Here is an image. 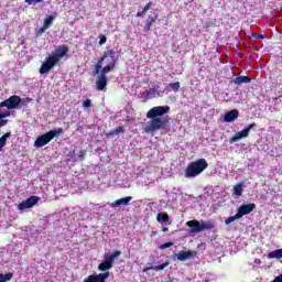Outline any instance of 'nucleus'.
Masks as SVG:
<instances>
[{"mask_svg": "<svg viewBox=\"0 0 282 282\" xmlns=\"http://www.w3.org/2000/svg\"><path fill=\"white\" fill-rule=\"evenodd\" d=\"M116 67V51L107 50L95 65V74H109Z\"/></svg>", "mask_w": 282, "mask_h": 282, "instance_id": "1", "label": "nucleus"}, {"mask_svg": "<svg viewBox=\"0 0 282 282\" xmlns=\"http://www.w3.org/2000/svg\"><path fill=\"white\" fill-rule=\"evenodd\" d=\"M67 52H69V47L66 45L57 46L40 67V74H47L51 69H54V66Z\"/></svg>", "mask_w": 282, "mask_h": 282, "instance_id": "2", "label": "nucleus"}, {"mask_svg": "<svg viewBox=\"0 0 282 282\" xmlns=\"http://www.w3.org/2000/svg\"><path fill=\"white\" fill-rule=\"evenodd\" d=\"M206 169H208V163L206 162V159H199L187 165L185 171V177H197V175H202V173H204Z\"/></svg>", "mask_w": 282, "mask_h": 282, "instance_id": "3", "label": "nucleus"}, {"mask_svg": "<svg viewBox=\"0 0 282 282\" xmlns=\"http://www.w3.org/2000/svg\"><path fill=\"white\" fill-rule=\"evenodd\" d=\"M185 226L191 228L188 230L189 235H197L198 232H204V230H213L215 224L213 221H200L199 220H188Z\"/></svg>", "mask_w": 282, "mask_h": 282, "instance_id": "4", "label": "nucleus"}, {"mask_svg": "<svg viewBox=\"0 0 282 282\" xmlns=\"http://www.w3.org/2000/svg\"><path fill=\"white\" fill-rule=\"evenodd\" d=\"M143 127L145 133H153L160 131V129H166L169 127V120L166 118H151Z\"/></svg>", "mask_w": 282, "mask_h": 282, "instance_id": "5", "label": "nucleus"}, {"mask_svg": "<svg viewBox=\"0 0 282 282\" xmlns=\"http://www.w3.org/2000/svg\"><path fill=\"white\" fill-rule=\"evenodd\" d=\"M61 133H63V128L51 130L50 132L40 135L34 142V147H36V149H41L45 147V144H50L54 138H58Z\"/></svg>", "mask_w": 282, "mask_h": 282, "instance_id": "6", "label": "nucleus"}, {"mask_svg": "<svg viewBox=\"0 0 282 282\" xmlns=\"http://www.w3.org/2000/svg\"><path fill=\"white\" fill-rule=\"evenodd\" d=\"M169 111H171V107L169 106H156L148 111L147 118H165L162 116L169 113Z\"/></svg>", "mask_w": 282, "mask_h": 282, "instance_id": "7", "label": "nucleus"}, {"mask_svg": "<svg viewBox=\"0 0 282 282\" xmlns=\"http://www.w3.org/2000/svg\"><path fill=\"white\" fill-rule=\"evenodd\" d=\"M254 127L256 124L251 123L240 132L236 133L234 137L229 139L230 144H232L234 142H239V140H243V138H248V135H250V131H252Z\"/></svg>", "mask_w": 282, "mask_h": 282, "instance_id": "8", "label": "nucleus"}, {"mask_svg": "<svg viewBox=\"0 0 282 282\" xmlns=\"http://www.w3.org/2000/svg\"><path fill=\"white\" fill-rule=\"evenodd\" d=\"M21 105V97L13 95L9 99H6L4 101L0 102V109L2 107H7V109H17Z\"/></svg>", "mask_w": 282, "mask_h": 282, "instance_id": "9", "label": "nucleus"}, {"mask_svg": "<svg viewBox=\"0 0 282 282\" xmlns=\"http://www.w3.org/2000/svg\"><path fill=\"white\" fill-rule=\"evenodd\" d=\"M39 204V197L37 196H31L26 198L24 202L18 205L19 210H25L28 208H32L33 206H36Z\"/></svg>", "mask_w": 282, "mask_h": 282, "instance_id": "10", "label": "nucleus"}, {"mask_svg": "<svg viewBox=\"0 0 282 282\" xmlns=\"http://www.w3.org/2000/svg\"><path fill=\"white\" fill-rule=\"evenodd\" d=\"M254 208H257V206L254 204H246V205H241L238 210V217H243V215H250V213H252V210H254Z\"/></svg>", "mask_w": 282, "mask_h": 282, "instance_id": "11", "label": "nucleus"}, {"mask_svg": "<svg viewBox=\"0 0 282 282\" xmlns=\"http://www.w3.org/2000/svg\"><path fill=\"white\" fill-rule=\"evenodd\" d=\"M98 79L96 82L98 91H105V87H107V76L106 74H102V70H99V74H97Z\"/></svg>", "mask_w": 282, "mask_h": 282, "instance_id": "12", "label": "nucleus"}, {"mask_svg": "<svg viewBox=\"0 0 282 282\" xmlns=\"http://www.w3.org/2000/svg\"><path fill=\"white\" fill-rule=\"evenodd\" d=\"M106 279H109V272L89 275L84 282H105Z\"/></svg>", "mask_w": 282, "mask_h": 282, "instance_id": "13", "label": "nucleus"}, {"mask_svg": "<svg viewBox=\"0 0 282 282\" xmlns=\"http://www.w3.org/2000/svg\"><path fill=\"white\" fill-rule=\"evenodd\" d=\"M147 96L148 98H162L164 96V91H160V85H156L147 91Z\"/></svg>", "mask_w": 282, "mask_h": 282, "instance_id": "14", "label": "nucleus"}, {"mask_svg": "<svg viewBox=\"0 0 282 282\" xmlns=\"http://www.w3.org/2000/svg\"><path fill=\"white\" fill-rule=\"evenodd\" d=\"M131 199H133V197L127 196L115 200L113 203L110 204V206L111 208H118V206H129V204H131Z\"/></svg>", "mask_w": 282, "mask_h": 282, "instance_id": "15", "label": "nucleus"}, {"mask_svg": "<svg viewBox=\"0 0 282 282\" xmlns=\"http://www.w3.org/2000/svg\"><path fill=\"white\" fill-rule=\"evenodd\" d=\"M121 254L120 251H115L113 253H107L105 254V261L107 262V264L110 268H113V263L116 261V259H118V257Z\"/></svg>", "mask_w": 282, "mask_h": 282, "instance_id": "16", "label": "nucleus"}, {"mask_svg": "<svg viewBox=\"0 0 282 282\" xmlns=\"http://www.w3.org/2000/svg\"><path fill=\"white\" fill-rule=\"evenodd\" d=\"M239 118V110L234 109L228 111L225 117L224 120L225 122H235V120H237Z\"/></svg>", "mask_w": 282, "mask_h": 282, "instance_id": "17", "label": "nucleus"}, {"mask_svg": "<svg viewBox=\"0 0 282 282\" xmlns=\"http://www.w3.org/2000/svg\"><path fill=\"white\" fill-rule=\"evenodd\" d=\"M177 261H186L187 259H193V251H180L174 256Z\"/></svg>", "mask_w": 282, "mask_h": 282, "instance_id": "18", "label": "nucleus"}, {"mask_svg": "<svg viewBox=\"0 0 282 282\" xmlns=\"http://www.w3.org/2000/svg\"><path fill=\"white\" fill-rule=\"evenodd\" d=\"M156 220L159 224H169V221H171V217H169V214L166 213H160L156 217Z\"/></svg>", "mask_w": 282, "mask_h": 282, "instance_id": "19", "label": "nucleus"}, {"mask_svg": "<svg viewBox=\"0 0 282 282\" xmlns=\"http://www.w3.org/2000/svg\"><path fill=\"white\" fill-rule=\"evenodd\" d=\"M251 78L248 77V76H239V77H236L234 83L235 85H243L245 84H248V83H251Z\"/></svg>", "mask_w": 282, "mask_h": 282, "instance_id": "20", "label": "nucleus"}, {"mask_svg": "<svg viewBox=\"0 0 282 282\" xmlns=\"http://www.w3.org/2000/svg\"><path fill=\"white\" fill-rule=\"evenodd\" d=\"M164 268H169V262L155 267H148L143 270V272H149V270H155V272H160V270H164Z\"/></svg>", "mask_w": 282, "mask_h": 282, "instance_id": "21", "label": "nucleus"}, {"mask_svg": "<svg viewBox=\"0 0 282 282\" xmlns=\"http://www.w3.org/2000/svg\"><path fill=\"white\" fill-rule=\"evenodd\" d=\"M232 195L241 197V195H243V184L238 183L237 185H235Z\"/></svg>", "mask_w": 282, "mask_h": 282, "instance_id": "22", "label": "nucleus"}, {"mask_svg": "<svg viewBox=\"0 0 282 282\" xmlns=\"http://www.w3.org/2000/svg\"><path fill=\"white\" fill-rule=\"evenodd\" d=\"M268 259H282V248L269 252Z\"/></svg>", "mask_w": 282, "mask_h": 282, "instance_id": "23", "label": "nucleus"}, {"mask_svg": "<svg viewBox=\"0 0 282 282\" xmlns=\"http://www.w3.org/2000/svg\"><path fill=\"white\" fill-rule=\"evenodd\" d=\"M12 135L11 132H7L0 138V151H3V147H6V143L8 142V138Z\"/></svg>", "mask_w": 282, "mask_h": 282, "instance_id": "24", "label": "nucleus"}, {"mask_svg": "<svg viewBox=\"0 0 282 282\" xmlns=\"http://www.w3.org/2000/svg\"><path fill=\"white\" fill-rule=\"evenodd\" d=\"M153 23H155V18H153V15H149L148 20H147V24L144 26V31L150 32L151 31V25H153Z\"/></svg>", "mask_w": 282, "mask_h": 282, "instance_id": "25", "label": "nucleus"}, {"mask_svg": "<svg viewBox=\"0 0 282 282\" xmlns=\"http://www.w3.org/2000/svg\"><path fill=\"white\" fill-rule=\"evenodd\" d=\"M167 91H180V82L169 84Z\"/></svg>", "mask_w": 282, "mask_h": 282, "instance_id": "26", "label": "nucleus"}, {"mask_svg": "<svg viewBox=\"0 0 282 282\" xmlns=\"http://www.w3.org/2000/svg\"><path fill=\"white\" fill-rule=\"evenodd\" d=\"M111 268L112 267H110L106 261L98 265V270H100V272H107V270H111Z\"/></svg>", "mask_w": 282, "mask_h": 282, "instance_id": "27", "label": "nucleus"}, {"mask_svg": "<svg viewBox=\"0 0 282 282\" xmlns=\"http://www.w3.org/2000/svg\"><path fill=\"white\" fill-rule=\"evenodd\" d=\"M12 273L2 274L0 273V282L12 281Z\"/></svg>", "mask_w": 282, "mask_h": 282, "instance_id": "28", "label": "nucleus"}, {"mask_svg": "<svg viewBox=\"0 0 282 282\" xmlns=\"http://www.w3.org/2000/svg\"><path fill=\"white\" fill-rule=\"evenodd\" d=\"M52 23H54V17L50 15L44 20L43 26L48 29Z\"/></svg>", "mask_w": 282, "mask_h": 282, "instance_id": "29", "label": "nucleus"}, {"mask_svg": "<svg viewBox=\"0 0 282 282\" xmlns=\"http://www.w3.org/2000/svg\"><path fill=\"white\" fill-rule=\"evenodd\" d=\"M237 219H241V217L239 216V214H236L235 216H230L229 218H227L225 220V224H232V221H237Z\"/></svg>", "mask_w": 282, "mask_h": 282, "instance_id": "30", "label": "nucleus"}, {"mask_svg": "<svg viewBox=\"0 0 282 282\" xmlns=\"http://www.w3.org/2000/svg\"><path fill=\"white\" fill-rule=\"evenodd\" d=\"M119 133H124V129L122 127H119L116 130L111 131L109 135H118Z\"/></svg>", "mask_w": 282, "mask_h": 282, "instance_id": "31", "label": "nucleus"}, {"mask_svg": "<svg viewBox=\"0 0 282 282\" xmlns=\"http://www.w3.org/2000/svg\"><path fill=\"white\" fill-rule=\"evenodd\" d=\"M2 118H8V115L0 113V127H6L8 124V120H1Z\"/></svg>", "mask_w": 282, "mask_h": 282, "instance_id": "32", "label": "nucleus"}, {"mask_svg": "<svg viewBox=\"0 0 282 282\" xmlns=\"http://www.w3.org/2000/svg\"><path fill=\"white\" fill-rule=\"evenodd\" d=\"M171 246H173V242H165V243L159 246V249L166 250V248H171Z\"/></svg>", "mask_w": 282, "mask_h": 282, "instance_id": "33", "label": "nucleus"}, {"mask_svg": "<svg viewBox=\"0 0 282 282\" xmlns=\"http://www.w3.org/2000/svg\"><path fill=\"white\" fill-rule=\"evenodd\" d=\"M43 0H25V3H28L29 6H32L34 3H41Z\"/></svg>", "mask_w": 282, "mask_h": 282, "instance_id": "34", "label": "nucleus"}, {"mask_svg": "<svg viewBox=\"0 0 282 282\" xmlns=\"http://www.w3.org/2000/svg\"><path fill=\"white\" fill-rule=\"evenodd\" d=\"M153 6V3L152 2H149L148 4H145V7L143 8V12L144 13H147V12H149V10H151V7Z\"/></svg>", "mask_w": 282, "mask_h": 282, "instance_id": "35", "label": "nucleus"}, {"mask_svg": "<svg viewBox=\"0 0 282 282\" xmlns=\"http://www.w3.org/2000/svg\"><path fill=\"white\" fill-rule=\"evenodd\" d=\"M105 43H107V36L101 35L99 40V45H105Z\"/></svg>", "mask_w": 282, "mask_h": 282, "instance_id": "36", "label": "nucleus"}, {"mask_svg": "<svg viewBox=\"0 0 282 282\" xmlns=\"http://www.w3.org/2000/svg\"><path fill=\"white\" fill-rule=\"evenodd\" d=\"M83 107H85L86 109H88V107H91V100L87 99L83 102Z\"/></svg>", "mask_w": 282, "mask_h": 282, "instance_id": "37", "label": "nucleus"}, {"mask_svg": "<svg viewBox=\"0 0 282 282\" xmlns=\"http://www.w3.org/2000/svg\"><path fill=\"white\" fill-rule=\"evenodd\" d=\"M272 282H282V274L278 275Z\"/></svg>", "mask_w": 282, "mask_h": 282, "instance_id": "38", "label": "nucleus"}, {"mask_svg": "<svg viewBox=\"0 0 282 282\" xmlns=\"http://www.w3.org/2000/svg\"><path fill=\"white\" fill-rule=\"evenodd\" d=\"M83 158H85V152L80 151V152H79L78 160H79V161H83Z\"/></svg>", "mask_w": 282, "mask_h": 282, "instance_id": "39", "label": "nucleus"}, {"mask_svg": "<svg viewBox=\"0 0 282 282\" xmlns=\"http://www.w3.org/2000/svg\"><path fill=\"white\" fill-rule=\"evenodd\" d=\"M45 30H47V28H45L44 25L39 30V34H43V32H45Z\"/></svg>", "mask_w": 282, "mask_h": 282, "instance_id": "40", "label": "nucleus"}, {"mask_svg": "<svg viewBox=\"0 0 282 282\" xmlns=\"http://www.w3.org/2000/svg\"><path fill=\"white\" fill-rule=\"evenodd\" d=\"M147 13H144V11H139L138 13H137V17H143V15H145Z\"/></svg>", "mask_w": 282, "mask_h": 282, "instance_id": "41", "label": "nucleus"}, {"mask_svg": "<svg viewBox=\"0 0 282 282\" xmlns=\"http://www.w3.org/2000/svg\"><path fill=\"white\" fill-rule=\"evenodd\" d=\"M163 232H169V227L163 228Z\"/></svg>", "mask_w": 282, "mask_h": 282, "instance_id": "42", "label": "nucleus"}, {"mask_svg": "<svg viewBox=\"0 0 282 282\" xmlns=\"http://www.w3.org/2000/svg\"><path fill=\"white\" fill-rule=\"evenodd\" d=\"M258 39H265L264 35H258Z\"/></svg>", "mask_w": 282, "mask_h": 282, "instance_id": "43", "label": "nucleus"}]
</instances>
